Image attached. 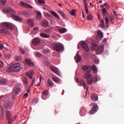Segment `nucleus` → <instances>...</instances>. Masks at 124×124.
<instances>
[{"label": "nucleus", "mask_w": 124, "mask_h": 124, "mask_svg": "<svg viewBox=\"0 0 124 124\" xmlns=\"http://www.w3.org/2000/svg\"><path fill=\"white\" fill-rule=\"evenodd\" d=\"M23 82L26 84H28V79L26 77L24 78Z\"/></svg>", "instance_id": "37998d69"}, {"label": "nucleus", "mask_w": 124, "mask_h": 124, "mask_svg": "<svg viewBox=\"0 0 124 124\" xmlns=\"http://www.w3.org/2000/svg\"><path fill=\"white\" fill-rule=\"evenodd\" d=\"M50 21H52L54 19L51 15H50L47 18Z\"/></svg>", "instance_id": "3c124183"}, {"label": "nucleus", "mask_w": 124, "mask_h": 124, "mask_svg": "<svg viewBox=\"0 0 124 124\" xmlns=\"http://www.w3.org/2000/svg\"><path fill=\"white\" fill-rule=\"evenodd\" d=\"M47 86H48V87H52L53 86V84H54V83H53V81L50 78H48L47 79Z\"/></svg>", "instance_id": "b1692460"}, {"label": "nucleus", "mask_w": 124, "mask_h": 124, "mask_svg": "<svg viewBox=\"0 0 124 124\" xmlns=\"http://www.w3.org/2000/svg\"><path fill=\"white\" fill-rule=\"evenodd\" d=\"M40 36L43 38H48L50 37V36L47 34H46L45 33H41L40 34Z\"/></svg>", "instance_id": "c756f323"}, {"label": "nucleus", "mask_w": 124, "mask_h": 124, "mask_svg": "<svg viewBox=\"0 0 124 124\" xmlns=\"http://www.w3.org/2000/svg\"><path fill=\"white\" fill-rule=\"evenodd\" d=\"M100 79V78L99 76L97 75H95L94 77V78H93L92 75H91V78H89V81H88V79L87 80V82L88 84L91 85L93 83H96L97 81H98Z\"/></svg>", "instance_id": "0eeeda50"}, {"label": "nucleus", "mask_w": 124, "mask_h": 124, "mask_svg": "<svg viewBox=\"0 0 124 124\" xmlns=\"http://www.w3.org/2000/svg\"><path fill=\"white\" fill-rule=\"evenodd\" d=\"M50 13L51 14L55 17H57L59 19H60V17L59 16L57 15V14L53 11H51Z\"/></svg>", "instance_id": "72a5a7b5"}, {"label": "nucleus", "mask_w": 124, "mask_h": 124, "mask_svg": "<svg viewBox=\"0 0 124 124\" xmlns=\"http://www.w3.org/2000/svg\"><path fill=\"white\" fill-rule=\"evenodd\" d=\"M25 62L29 67H33L34 66L33 62H32L30 59H25Z\"/></svg>", "instance_id": "f3484780"}, {"label": "nucleus", "mask_w": 124, "mask_h": 124, "mask_svg": "<svg viewBox=\"0 0 124 124\" xmlns=\"http://www.w3.org/2000/svg\"><path fill=\"white\" fill-rule=\"evenodd\" d=\"M85 84V83L83 80H80V86H83Z\"/></svg>", "instance_id": "09e8293b"}, {"label": "nucleus", "mask_w": 124, "mask_h": 124, "mask_svg": "<svg viewBox=\"0 0 124 124\" xmlns=\"http://www.w3.org/2000/svg\"><path fill=\"white\" fill-rule=\"evenodd\" d=\"M59 13L62 15V16L63 18H65L66 17V15H65V14H64L63 12H61V11H59Z\"/></svg>", "instance_id": "ea45409f"}, {"label": "nucleus", "mask_w": 124, "mask_h": 124, "mask_svg": "<svg viewBox=\"0 0 124 124\" xmlns=\"http://www.w3.org/2000/svg\"><path fill=\"white\" fill-rule=\"evenodd\" d=\"M39 30V28L38 27H36L34 29V31H37Z\"/></svg>", "instance_id": "338daca9"}, {"label": "nucleus", "mask_w": 124, "mask_h": 124, "mask_svg": "<svg viewBox=\"0 0 124 124\" xmlns=\"http://www.w3.org/2000/svg\"><path fill=\"white\" fill-rule=\"evenodd\" d=\"M43 52H44V54H46V53H47L48 50H47L46 49H44Z\"/></svg>", "instance_id": "774afa93"}, {"label": "nucleus", "mask_w": 124, "mask_h": 124, "mask_svg": "<svg viewBox=\"0 0 124 124\" xmlns=\"http://www.w3.org/2000/svg\"><path fill=\"white\" fill-rule=\"evenodd\" d=\"M2 28H5L7 30H10L11 31H12L13 30V27L12 26V25L8 22H4L2 24L1 26Z\"/></svg>", "instance_id": "f8f14e48"}, {"label": "nucleus", "mask_w": 124, "mask_h": 124, "mask_svg": "<svg viewBox=\"0 0 124 124\" xmlns=\"http://www.w3.org/2000/svg\"><path fill=\"white\" fill-rule=\"evenodd\" d=\"M101 12H102L103 17H105V20L106 25V27L108 28V22H109V19L108 17H106V16L108 15L107 10L106 8H104V9H102V10H101Z\"/></svg>", "instance_id": "423d86ee"}, {"label": "nucleus", "mask_w": 124, "mask_h": 124, "mask_svg": "<svg viewBox=\"0 0 124 124\" xmlns=\"http://www.w3.org/2000/svg\"><path fill=\"white\" fill-rule=\"evenodd\" d=\"M34 74L33 71H29L27 73V76L30 78V79L32 78V75Z\"/></svg>", "instance_id": "393cba45"}, {"label": "nucleus", "mask_w": 124, "mask_h": 124, "mask_svg": "<svg viewBox=\"0 0 124 124\" xmlns=\"http://www.w3.org/2000/svg\"><path fill=\"white\" fill-rule=\"evenodd\" d=\"M0 116L1 117H3V108L1 105H0Z\"/></svg>", "instance_id": "473e14b6"}, {"label": "nucleus", "mask_w": 124, "mask_h": 124, "mask_svg": "<svg viewBox=\"0 0 124 124\" xmlns=\"http://www.w3.org/2000/svg\"><path fill=\"white\" fill-rule=\"evenodd\" d=\"M7 98L9 97L4 95H1L0 96V101H3L4 102L5 101V99H7Z\"/></svg>", "instance_id": "7c9ffc66"}, {"label": "nucleus", "mask_w": 124, "mask_h": 124, "mask_svg": "<svg viewBox=\"0 0 124 124\" xmlns=\"http://www.w3.org/2000/svg\"><path fill=\"white\" fill-rule=\"evenodd\" d=\"M39 80H40V82L37 85V86H39L41 85V77L40 78Z\"/></svg>", "instance_id": "0e129e2a"}, {"label": "nucleus", "mask_w": 124, "mask_h": 124, "mask_svg": "<svg viewBox=\"0 0 124 124\" xmlns=\"http://www.w3.org/2000/svg\"><path fill=\"white\" fill-rule=\"evenodd\" d=\"M94 62L95 63V64H98L99 63V60L98 59H94Z\"/></svg>", "instance_id": "6e6d98bb"}, {"label": "nucleus", "mask_w": 124, "mask_h": 124, "mask_svg": "<svg viewBox=\"0 0 124 124\" xmlns=\"http://www.w3.org/2000/svg\"><path fill=\"white\" fill-rule=\"evenodd\" d=\"M34 54L36 57H38L39 58H40L42 56V54L37 51L35 52Z\"/></svg>", "instance_id": "4c0bfd02"}, {"label": "nucleus", "mask_w": 124, "mask_h": 124, "mask_svg": "<svg viewBox=\"0 0 124 124\" xmlns=\"http://www.w3.org/2000/svg\"><path fill=\"white\" fill-rule=\"evenodd\" d=\"M100 23L99 24V27H101L102 28H105V21L103 20H100Z\"/></svg>", "instance_id": "bb28decb"}, {"label": "nucleus", "mask_w": 124, "mask_h": 124, "mask_svg": "<svg viewBox=\"0 0 124 124\" xmlns=\"http://www.w3.org/2000/svg\"><path fill=\"white\" fill-rule=\"evenodd\" d=\"M91 106H93V108L89 111V114L91 115H93L94 114L95 112L97 111L98 109V106L97 104H94V103H92L90 104Z\"/></svg>", "instance_id": "6e6552de"}, {"label": "nucleus", "mask_w": 124, "mask_h": 124, "mask_svg": "<svg viewBox=\"0 0 124 124\" xmlns=\"http://www.w3.org/2000/svg\"><path fill=\"white\" fill-rule=\"evenodd\" d=\"M41 16H42V15L40 13V12H37V16H36V18L38 19V20H40L41 18Z\"/></svg>", "instance_id": "f704fd0d"}, {"label": "nucleus", "mask_w": 124, "mask_h": 124, "mask_svg": "<svg viewBox=\"0 0 124 124\" xmlns=\"http://www.w3.org/2000/svg\"><path fill=\"white\" fill-rule=\"evenodd\" d=\"M3 48H4V46H3V45H2V44H0V50H2V49H3Z\"/></svg>", "instance_id": "13d9d810"}, {"label": "nucleus", "mask_w": 124, "mask_h": 124, "mask_svg": "<svg viewBox=\"0 0 124 124\" xmlns=\"http://www.w3.org/2000/svg\"><path fill=\"white\" fill-rule=\"evenodd\" d=\"M0 33H4L5 35L11 36V34L9 32V31L6 30H0Z\"/></svg>", "instance_id": "412c9836"}, {"label": "nucleus", "mask_w": 124, "mask_h": 124, "mask_svg": "<svg viewBox=\"0 0 124 124\" xmlns=\"http://www.w3.org/2000/svg\"><path fill=\"white\" fill-rule=\"evenodd\" d=\"M3 11L5 13L8 14L9 12V10L4 8L3 9Z\"/></svg>", "instance_id": "603ef678"}, {"label": "nucleus", "mask_w": 124, "mask_h": 124, "mask_svg": "<svg viewBox=\"0 0 124 124\" xmlns=\"http://www.w3.org/2000/svg\"><path fill=\"white\" fill-rule=\"evenodd\" d=\"M60 33H64L67 31V30L65 28H62L59 30Z\"/></svg>", "instance_id": "c9c22d12"}, {"label": "nucleus", "mask_w": 124, "mask_h": 124, "mask_svg": "<svg viewBox=\"0 0 124 124\" xmlns=\"http://www.w3.org/2000/svg\"><path fill=\"white\" fill-rule=\"evenodd\" d=\"M85 8H88V3L87 2H84Z\"/></svg>", "instance_id": "680f3d73"}, {"label": "nucleus", "mask_w": 124, "mask_h": 124, "mask_svg": "<svg viewBox=\"0 0 124 124\" xmlns=\"http://www.w3.org/2000/svg\"><path fill=\"white\" fill-rule=\"evenodd\" d=\"M52 79L56 83H61V80L59 78L57 77H52Z\"/></svg>", "instance_id": "5701e85b"}, {"label": "nucleus", "mask_w": 124, "mask_h": 124, "mask_svg": "<svg viewBox=\"0 0 124 124\" xmlns=\"http://www.w3.org/2000/svg\"><path fill=\"white\" fill-rule=\"evenodd\" d=\"M98 95L94 93H92L91 94V99L93 101H96L98 100Z\"/></svg>", "instance_id": "a211bd4d"}, {"label": "nucleus", "mask_w": 124, "mask_h": 124, "mask_svg": "<svg viewBox=\"0 0 124 124\" xmlns=\"http://www.w3.org/2000/svg\"><path fill=\"white\" fill-rule=\"evenodd\" d=\"M42 25L44 27L47 28L49 26V23L47 20H44L42 21Z\"/></svg>", "instance_id": "4be33fe9"}, {"label": "nucleus", "mask_w": 124, "mask_h": 124, "mask_svg": "<svg viewBox=\"0 0 124 124\" xmlns=\"http://www.w3.org/2000/svg\"><path fill=\"white\" fill-rule=\"evenodd\" d=\"M50 16H51V15H50L49 14H48V13H46V14H45V16H46V17L47 18H48Z\"/></svg>", "instance_id": "052dcab7"}, {"label": "nucleus", "mask_w": 124, "mask_h": 124, "mask_svg": "<svg viewBox=\"0 0 124 124\" xmlns=\"http://www.w3.org/2000/svg\"><path fill=\"white\" fill-rule=\"evenodd\" d=\"M6 3V1L5 0H1L0 1V4L2 6H4Z\"/></svg>", "instance_id": "e433bc0d"}, {"label": "nucleus", "mask_w": 124, "mask_h": 124, "mask_svg": "<svg viewBox=\"0 0 124 124\" xmlns=\"http://www.w3.org/2000/svg\"><path fill=\"white\" fill-rule=\"evenodd\" d=\"M45 31L47 33H50L51 32V30L50 29L47 28L45 30Z\"/></svg>", "instance_id": "c03bdc74"}, {"label": "nucleus", "mask_w": 124, "mask_h": 124, "mask_svg": "<svg viewBox=\"0 0 124 124\" xmlns=\"http://www.w3.org/2000/svg\"><path fill=\"white\" fill-rule=\"evenodd\" d=\"M86 113V109L84 108H82L80 110V115L81 116H84Z\"/></svg>", "instance_id": "c85d7f7f"}, {"label": "nucleus", "mask_w": 124, "mask_h": 124, "mask_svg": "<svg viewBox=\"0 0 124 124\" xmlns=\"http://www.w3.org/2000/svg\"><path fill=\"white\" fill-rule=\"evenodd\" d=\"M35 78H33L31 82V86H33V83L35 82Z\"/></svg>", "instance_id": "bf43d9fd"}, {"label": "nucleus", "mask_w": 124, "mask_h": 124, "mask_svg": "<svg viewBox=\"0 0 124 124\" xmlns=\"http://www.w3.org/2000/svg\"><path fill=\"white\" fill-rule=\"evenodd\" d=\"M104 6H105L107 9L109 8V6L107 3H104Z\"/></svg>", "instance_id": "5fc2aeb1"}, {"label": "nucleus", "mask_w": 124, "mask_h": 124, "mask_svg": "<svg viewBox=\"0 0 124 124\" xmlns=\"http://www.w3.org/2000/svg\"><path fill=\"white\" fill-rule=\"evenodd\" d=\"M93 47L94 50H96V55H99V54H102L104 52V46L103 45L99 46L96 44H93Z\"/></svg>", "instance_id": "20e7f679"}, {"label": "nucleus", "mask_w": 124, "mask_h": 124, "mask_svg": "<svg viewBox=\"0 0 124 124\" xmlns=\"http://www.w3.org/2000/svg\"><path fill=\"white\" fill-rule=\"evenodd\" d=\"M38 2L39 4H45V1L44 0H38Z\"/></svg>", "instance_id": "49530a36"}, {"label": "nucleus", "mask_w": 124, "mask_h": 124, "mask_svg": "<svg viewBox=\"0 0 124 124\" xmlns=\"http://www.w3.org/2000/svg\"><path fill=\"white\" fill-rule=\"evenodd\" d=\"M85 10L86 14H88L89 13V10H88V8H85Z\"/></svg>", "instance_id": "69168bd1"}, {"label": "nucleus", "mask_w": 124, "mask_h": 124, "mask_svg": "<svg viewBox=\"0 0 124 124\" xmlns=\"http://www.w3.org/2000/svg\"><path fill=\"white\" fill-rule=\"evenodd\" d=\"M82 70L85 72L84 74V78L86 79H88V81L90 80V78H92V75L91 72L93 70V72L95 74L98 72V70L96 66L95 65H93L92 67L90 66L84 65L82 67Z\"/></svg>", "instance_id": "f257e3e1"}, {"label": "nucleus", "mask_w": 124, "mask_h": 124, "mask_svg": "<svg viewBox=\"0 0 124 124\" xmlns=\"http://www.w3.org/2000/svg\"><path fill=\"white\" fill-rule=\"evenodd\" d=\"M23 68V65L19 62H16L13 64L12 65L9 66L8 69L6 70L7 72L12 73L15 72H19L20 69Z\"/></svg>", "instance_id": "f03ea898"}, {"label": "nucleus", "mask_w": 124, "mask_h": 124, "mask_svg": "<svg viewBox=\"0 0 124 124\" xmlns=\"http://www.w3.org/2000/svg\"><path fill=\"white\" fill-rule=\"evenodd\" d=\"M2 66H3V62H2L1 61H0V68H2Z\"/></svg>", "instance_id": "864d4df0"}, {"label": "nucleus", "mask_w": 124, "mask_h": 124, "mask_svg": "<svg viewBox=\"0 0 124 124\" xmlns=\"http://www.w3.org/2000/svg\"><path fill=\"white\" fill-rule=\"evenodd\" d=\"M22 15H23L25 16H28V14H27V13L26 12H22Z\"/></svg>", "instance_id": "8fccbe9b"}, {"label": "nucleus", "mask_w": 124, "mask_h": 124, "mask_svg": "<svg viewBox=\"0 0 124 124\" xmlns=\"http://www.w3.org/2000/svg\"><path fill=\"white\" fill-rule=\"evenodd\" d=\"M15 60L16 61V62H19L21 60V57L19 56H16L15 58Z\"/></svg>", "instance_id": "a19ab883"}, {"label": "nucleus", "mask_w": 124, "mask_h": 124, "mask_svg": "<svg viewBox=\"0 0 124 124\" xmlns=\"http://www.w3.org/2000/svg\"><path fill=\"white\" fill-rule=\"evenodd\" d=\"M7 79H2L0 81V84L3 85H6L7 84Z\"/></svg>", "instance_id": "a878e982"}, {"label": "nucleus", "mask_w": 124, "mask_h": 124, "mask_svg": "<svg viewBox=\"0 0 124 124\" xmlns=\"http://www.w3.org/2000/svg\"><path fill=\"white\" fill-rule=\"evenodd\" d=\"M50 68L52 71H53L54 73H55L58 76H60L61 74L58 68H57L56 67L53 65H51L50 66Z\"/></svg>", "instance_id": "2eb2a0df"}, {"label": "nucleus", "mask_w": 124, "mask_h": 124, "mask_svg": "<svg viewBox=\"0 0 124 124\" xmlns=\"http://www.w3.org/2000/svg\"><path fill=\"white\" fill-rule=\"evenodd\" d=\"M21 92V89L20 88H14L13 91V94L12 95V98L15 99L17 98V95L19 94L20 92Z\"/></svg>", "instance_id": "9b49d317"}, {"label": "nucleus", "mask_w": 124, "mask_h": 124, "mask_svg": "<svg viewBox=\"0 0 124 124\" xmlns=\"http://www.w3.org/2000/svg\"><path fill=\"white\" fill-rule=\"evenodd\" d=\"M48 92L47 90H45L43 92L42 95L43 96H46L48 94Z\"/></svg>", "instance_id": "58836bf2"}, {"label": "nucleus", "mask_w": 124, "mask_h": 124, "mask_svg": "<svg viewBox=\"0 0 124 124\" xmlns=\"http://www.w3.org/2000/svg\"><path fill=\"white\" fill-rule=\"evenodd\" d=\"M83 87L84 88V89H86V94H87V92L88 91V86L85 83L83 85Z\"/></svg>", "instance_id": "79ce46f5"}, {"label": "nucleus", "mask_w": 124, "mask_h": 124, "mask_svg": "<svg viewBox=\"0 0 124 124\" xmlns=\"http://www.w3.org/2000/svg\"><path fill=\"white\" fill-rule=\"evenodd\" d=\"M53 48L55 51H57V52H61V51H63L64 48L62 46V45L60 43H56L54 44Z\"/></svg>", "instance_id": "39448f33"}, {"label": "nucleus", "mask_w": 124, "mask_h": 124, "mask_svg": "<svg viewBox=\"0 0 124 124\" xmlns=\"http://www.w3.org/2000/svg\"><path fill=\"white\" fill-rule=\"evenodd\" d=\"M20 52H21L22 54H25V52H24L25 50L24 49L21 48H20Z\"/></svg>", "instance_id": "4d7b16f0"}, {"label": "nucleus", "mask_w": 124, "mask_h": 124, "mask_svg": "<svg viewBox=\"0 0 124 124\" xmlns=\"http://www.w3.org/2000/svg\"><path fill=\"white\" fill-rule=\"evenodd\" d=\"M103 38V34L102 32L99 30L97 31V35L96 36V39L97 42H98Z\"/></svg>", "instance_id": "4468645a"}, {"label": "nucleus", "mask_w": 124, "mask_h": 124, "mask_svg": "<svg viewBox=\"0 0 124 124\" xmlns=\"http://www.w3.org/2000/svg\"><path fill=\"white\" fill-rule=\"evenodd\" d=\"M93 19V15L90 13L86 17V20L88 21L92 20Z\"/></svg>", "instance_id": "cd10ccee"}, {"label": "nucleus", "mask_w": 124, "mask_h": 124, "mask_svg": "<svg viewBox=\"0 0 124 124\" xmlns=\"http://www.w3.org/2000/svg\"><path fill=\"white\" fill-rule=\"evenodd\" d=\"M81 46L85 52H89L90 51V47H89L87 43L85 42L84 41H82L81 42Z\"/></svg>", "instance_id": "ddd939ff"}, {"label": "nucleus", "mask_w": 124, "mask_h": 124, "mask_svg": "<svg viewBox=\"0 0 124 124\" xmlns=\"http://www.w3.org/2000/svg\"><path fill=\"white\" fill-rule=\"evenodd\" d=\"M12 117V114H11V112H10V111H9V110H7L6 118L8 120V122L9 124H12V122L16 119V117H13L12 118H11Z\"/></svg>", "instance_id": "1a4fd4ad"}, {"label": "nucleus", "mask_w": 124, "mask_h": 124, "mask_svg": "<svg viewBox=\"0 0 124 124\" xmlns=\"http://www.w3.org/2000/svg\"><path fill=\"white\" fill-rule=\"evenodd\" d=\"M8 14H12V15L11 16L15 20L21 21L22 20V19L20 17H19L18 16H16L15 15H14L16 14V12H15V11L13 10L12 9H10L9 10V13Z\"/></svg>", "instance_id": "9d476101"}, {"label": "nucleus", "mask_w": 124, "mask_h": 124, "mask_svg": "<svg viewBox=\"0 0 124 124\" xmlns=\"http://www.w3.org/2000/svg\"><path fill=\"white\" fill-rule=\"evenodd\" d=\"M24 96V98H27L28 96V93H25Z\"/></svg>", "instance_id": "e2e57ef3"}, {"label": "nucleus", "mask_w": 124, "mask_h": 124, "mask_svg": "<svg viewBox=\"0 0 124 124\" xmlns=\"http://www.w3.org/2000/svg\"><path fill=\"white\" fill-rule=\"evenodd\" d=\"M102 42L104 43L106 45H108V42H107V38H105L104 39Z\"/></svg>", "instance_id": "de8ad7c7"}, {"label": "nucleus", "mask_w": 124, "mask_h": 124, "mask_svg": "<svg viewBox=\"0 0 124 124\" xmlns=\"http://www.w3.org/2000/svg\"><path fill=\"white\" fill-rule=\"evenodd\" d=\"M12 106H13V103L12 102V100H11V98L7 97V99L4 102V108L9 109L12 108Z\"/></svg>", "instance_id": "7ed1b4c3"}, {"label": "nucleus", "mask_w": 124, "mask_h": 124, "mask_svg": "<svg viewBox=\"0 0 124 124\" xmlns=\"http://www.w3.org/2000/svg\"><path fill=\"white\" fill-rule=\"evenodd\" d=\"M20 5L25 8H30V9L32 8V7L30 5H29L28 4H26L24 2H20Z\"/></svg>", "instance_id": "6ab92c4d"}, {"label": "nucleus", "mask_w": 124, "mask_h": 124, "mask_svg": "<svg viewBox=\"0 0 124 124\" xmlns=\"http://www.w3.org/2000/svg\"><path fill=\"white\" fill-rule=\"evenodd\" d=\"M75 13H76V11L75 10H72L71 12H70V14L72 15L73 16H75Z\"/></svg>", "instance_id": "a18cd8bd"}, {"label": "nucleus", "mask_w": 124, "mask_h": 124, "mask_svg": "<svg viewBox=\"0 0 124 124\" xmlns=\"http://www.w3.org/2000/svg\"><path fill=\"white\" fill-rule=\"evenodd\" d=\"M40 42L41 40L38 38H35L32 40V44L33 45L37 46L40 44Z\"/></svg>", "instance_id": "dca6fc26"}, {"label": "nucleus", "mask_w": 124, "mask_h": 124, "mask_svg": "<svg viewBox=\"0 0 124 124\" xmlns=\"http://www.w3.org/2000/svg\"><path fill=\"white\" fill-rule=\"evenodd\" d=\"M27 23L31 27H32L34 26L33 20L32 19H29L28 20Z\"/></svg>", "instance_id": "2f4dec72"}, {"label": "nucleus", "mask_w": 124, "mask_h": 124, "mask_svg": "<svg viewBox=\"0 0 124 124\" xmlns=\"http://www.w3.org/2000/svg\"><path fill=\"white\" fill-rule=\"evenodd\" d=\"M82 60L81 56L78 54L77 53L76 56H75V60L77 62V63L79 62Z\"/></svg>", "instance_id": "aec40b11"}]
</instances>
